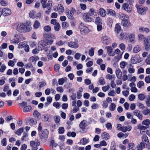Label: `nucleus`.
Listing matches in <instances>:
<instances>
[{"instance_id":"nucleus-20","label":"nucleus","mask_w":150,"mask_h":150,"mask_svg":"<svg viewBox=\"0 0 150 150\" xmlns=\"http://www.w3.org/2000/svg\"><path fill=\"white\" fill-rule=\"evenodd\" d=\"M128 33H122L120 34V38L122 40H125L127 39Z\"/></svg>"},{"instance_id":"nucleus-5","label":"nucleus","mask_w":150,"mask_h":150,"mask_svg":"<svg viewBox=\"0 0 150 150\" xmlns=\"http://www.w3.org/2000/svg\"><path fill=\"white\" fill-rule=\"evenodd\" d=\"M68 46L71 48L76 49L79 47V44L77 40H75L74 41L69 42L68 43Z\"/></svg>"},{"instance_id":"nucleus-61","label":"nucleus","mask_w":150,"mask_h":150,"mask_svg":"<svg viewBox=\"0 0 150 150\" xmlns=\"http://www.w3.org/2000/svg\"><path fill=\"white\" fill-rule=\"evenodd\" d=\"M142 124L146 125H149L150 124V121L149 119H146L142 122Z\"/></svg>"},{"instance_id":"nucleus-19","label":"nucleus","mask_w":150,"mask_h":150,"mask_svg":"<svg viewBox=\"0 0 150 150\" xmlns=\"http://www.w3.org/2000/svg\"><path fill=\"white\" fill-rule=\"evenodd\" d=\"M138 30L140 32H145L146 33H148L150 31V30L149 28L142 26L139 28Z\"/></svg>"},{"instance_id":"nucleus-28","label":"nucleus","mask_w":150,"mask_h":150,"mask_svg":"<svg viewBox=\"0 0 150 150\" xmlns=\"http://www.w3.org/2000/svg\"><path fill=\"white\" fill-rule=\"evenodd\" d=\"M89 139L84 137L80 140V143L82 145H85L89 143Z\"/></svg>"},{"instance_id":"nucleus-44","label":"nucleus","mask_w":150,"mask_h":150,"mask_svg":"<svg viewBox=\"0 0 150 150\" xmlns=\"http://www.w3.org/2000/svg\"><path fill=\"white\" fill-rule=\"evenodd\" d=\"M23 128H21L18 129L17 131L15 132V134H17L18 136H20L21 134L23 132Z\"/></svg>"},{"instance_id":"nucleus-45","label":"nucleus","mask_w":150,"mask_h":150,"mask_svg":"<svg viewBox=\"0 0 150 150\" xmlns=\"http://www.w3.org/2000/svg\"><path fill=\"white\" fill-rule=\"evenodd\" d=\"M121 27L118 24H116L115 28V32H117V33H118L121 30Z\"/></svg>"},{"instance_id":"nucleus-39","label":"nucleus","mask_w":150,"mask_h":150,"mask_svg":"<svg viewBox=\"0 0 150 150\" xmlns=\"http://www.w3.org/2000/svg\"><path fill=\"white\" fill-rule=\"evenodd\" d=\"M128 71L130 74H133L135 72V69L133 68V66L131 64H130L129 67Z\"/></svg>"},{"instance_id":"nucleus-12","label":"nucleus","mask_w":150,"mask_h":150,"mask_svg":"<svg viewBox=\"0 0 150 150\" xmlns=\"http://www.w3.org/2000/svg\"><path fill=\"white\" fill-rule=\"evenodd\" d=\"M130 42L134 43L135 42V35L134 33H128V38Z\"/></svg>"},{"instance_id":"nucleus-33","label":"nucleus","mask_w":150,"mask_h":150,"mask_svg":"<svg viewBox=\"0 0 150 150\" xmlns=\"http://www.w3.org/2000/svg\"><path fill=\"white\" fill-rule=\"evenodd\" d=\"M67 79L66 77H64L58 80V83L59 85H62L65 82H66Z\"/></svg>"},{"instance_id":"nucleus-14","label":"nucleus","mask_w":150,"mask_h":150,"mask_svg":"<svg viewBox=\"0 0 150 150\" xmlns=\"http://www.w3.org/2000/svg\"><path fill=\"white\" fill-rule=\"evenodd\" d=\"M133 113L134 115L137 116L140 120H142L143 119V115L139 110H136L133 112Z\"/></svg>"},{"instance_id":"nucleus-10","label":"nucleus","mask_w":150,"mask_h":150,"mask_svg":"<svg viewBox=\"0 0 150 150\" xmlns=\"http://www.w3.org/2000/svg\"><path fill=\"white\" fill-rule=\"evenodd\" d=\"M140 60L139 56L137 55H136L135 56H132L131 59V61L132 63L135 64L139 63L140 61Z\"/></svg>"},{"instance_id":"nucleus-8","label":"nucleus","mask_w":150,"mask_h":150,"mask_svg":"<svg viewBox=\"0 0 150 150\" xmlns=\"http://www.w3.org/2000/svg\"><path fill=\"white\" fill-rule=\"evenodd\" d=\"M101 41L103 43L106 45H108L110 43L109 38L106 35L102 37Z\"/></svg>"},{"instance_id":"nucleus-9","label":"nucleus","mask_w":150,"mask_h":150,"mask_svg":"<svg viewBox=\"0 0 150 150\" xmlns=\"http://www.w3.org/2000/svg\"><path fill=\"white\" fill-rule=\"evenodd\" d=\"M90 16L89 13H84L83 16V20L86 22H91L92 19L90 17Z\"/></svg>"},{"instance_id":"nucleus-24","label":"nucleus","mask_w":150,"mask_h":150,"mask_svg":"<svg viewBox=\"0 0 150 150\" xmlns=\"http://www.w3.org/2000/svg\"><path fill=\"white\" fill-rule=\"evenodd\" d=\"M138 40L139 41H142L144 40V41L145 40H146L148 38L145 37L141 33H139L137 35V36Z\"/></svg>"},{"instance_id":"nucleus-29","label":"nucleus","mask_w":150,"mask_h":150,"mask_svg":"<svg viewBox=\"0 0 150 150\" xmlns=\"http://www.w3.org/2000/svg\"><path fill=\"white\" fill-rule=\"evenodd\" d=\"M107 11L108 15H109L112 16H116L115 12L114 10L110 9H108Z\"/></svg>"},{"instance_id":"nucleus-30","label":"nucleus","mask_w":150,"mask_h":150,"mask_svg":"<svg viewBox=\"0 0 150 150\" xmlns=\"http://www.w3.org/2000/svg\"><path fill=\"white\" fill-rule=\"evenodd\" d=\"M138 127L140 129V133L141 134H143V133L146 130V127L144 126L139 125Z\"/></svg>"},{"instance_id":"nucleus-17","label":"nucleus","mask_w":150,"mask_h":150,"mask_svg":"<svg viewBox=\"0 0 150 150\" xmlns=\"http://www.w3.org/2000/svg\"><path fill=\"white\" fill-rule=\"evenodd\" d=\"M3 15L7 16L10 15L11 13L10 9L8 8H4L2 9Z\"/></svg>"},{"instance_id":"nucleus-46","label":"nucleus","mask_w":150,"mask_h":150,"mask_svg":"<svg viewBox=\"0 0 150 150\" xmlns=\"http://www.w3.org/2000/svg\"><path fill=\"white\" fill-rule=\"evenodd\" d=\"M33 115L35 117L38 118L40 117L41 114L37 111L35 110L33 112Z\"/></svg>"},{"instance_id":"nucleus-31","label":"nucleus","mask_w":150,"mask_h":150,"mask_svg":"<svg viewBox=\"0 0 150 150\" xmlns=\"http://www.w3.org/2000/svg\"><path fill=\"white\" fill-rule=\"evenodd\" d=\"M39 59V58L38 56H33L30 57L29 59V61L32 62H36Z\"/></svg>"},{"instance_id":"nucleus-60","label":"nucleus","mask_w":150,"mask_h":150,"mask_svg":"<svg viewBox=\"0 0 150 150\" xmlns=\"http://www.w3.org/2000/svg\"><path fill=\"white\" fill-rule=\"evenodd\" d=\"M67 136L74 137L76 136V133L75 132H69L67 134Z\"/></svg>"},{"instance_id":"nucleus-2","label":"nucleus","mask_w":150,"mask_h":150,"mask_svg":"<svg viewBox=\"0 0 150 150\" xmlns=\"http://www.w3.org/2000/svg\"><path fill=\"white\" fill-rule=\"evenodd\" d=\"M79 29L82 35H84L88 33L90 30L88 27L82 22H81L79 25Z\"/></svg>"},{"instance_id":"nucleus-51","label":"nucleus","mask_w":150,"mask_h":150,"mask_svg":"<svg viewBox=\"0 0 150 150\" xmlns=\"http://www.w3.org/2000/svg\"><path fill=\"white\" fill-rule=\"evenodd\" d=\"M26 44L23 42H20L18 45V48L19 49H22L25 46Z\"/></svg>"},{"instance_id":"nucleus-7","label":"nucleus","mask_w":150,"mask_h":150,"mask_svg":"<svg viewBox=\"0 0 150 150\" xmlns=\"http://www.w3.org/2000/svg\"><path fill=\"white\" fill-rule=\"evenodd\" d=\"M136 7L137 9L138 13L141 14L145 13L146 11L148 10V8L146 7H143L137 5H136Z\"/></svg>"},{"instance_id":"nucleus-63","label":"nucleus","mask_w":150,"mask_h":150,"mask_svg":"<svg viewBox=\"0 0 150 150\" xmlns=\"http://www.w3.org/2000/svg\"><path fill=\"white\" fill-rule=\"evenodd\" d=\"M135 98V96L133 94L130 95L128 98L129 100L131 101L134 100Z\"/></svg>"},{"instance_id":"nucleus-34","label":"nucleus","mask_w":150,"mask_h":150,"mask_svg":"<svg viewBox=\"0 0 150 150\" xmlns=\"http://www.w3.org/2000/svg\"><path fill=\"white\" fill-rule=\"evenodd\" d=\"M132 129V127L131 126L128 125L127 126H123V129L121 130V131L123 132H126L127 131H129Z\"/></svg>"},{"instance_id":"nucleus-47","label":"nucleus","mask_w":150,"mask_h":150,"mask_svg":"<svg viewBox=\"0 0 150 150\" xmlns=\"http://www.w3.org/2000/svg\"><path fill=\"white\" fill-rule=\"evenodd\" d=\"M143 142H146L148 144H149L148 137L146 135H144L142 138Z\"/></svg>"},{"instance_id":"nucleus-26","label":"nucleus","mask_w":150,"mask_h":150,"mask_svg":"<svg viewBox=\"0 0 150 150\" xmlns=\"http://www.w3.org/2000/svg\"><path fill=\"white\" fill-rule=\"evenodd\" d=\"M87 126L86 121L85 120H83L82 121L79 125L80 128L82 129H84Z\"/></svg>"},{"instance_id":"nucleus-59","label":"nucleus","mask_w":150,"mask_h":150,"mask_svg":"<svg viewBox=\"0 0 150 150\" xmlns=\"http://www.w3.org/2000/svg\"><path fill=\"white\" fill-rule=\"evenodd\" d=\"M44 29L46 31L50 32L51 31V28L50 26L47 25L44 27Z\"/></svg>"},{"instance_id":"nucleus-32","label":"nucleus","mask_w":150,"mask_h":150,"mask_svg":"<svg viewBox=\"0 0 150 150\" xmlns=\"http://www.w3.org/2000/svg\"><path fill=\"white\" fill-rule=\"evenodd\" d=\"M64 11L63 7L61 4L59 5L57 8V11L59 14H62Z\"/></svg>"},{"instance_id":"nucleus-25","label":"nucleus","mask_w":150,"mask_h":150,"mask_svg":"<svg viewBox=\"0 0 150 150\" xmlns=\"http://www.w3.org/2000/svg\"><path fill=\"white\" fill-rule=\"evenodd\" d=\"M105 48L107 50V52L108 55L110 56H113L115 54L112 53V49L111 46H107Z\"/></svg>"},{"instance_id":"nucleus-4","label":"nucleus","mask_w":150,"mask_h":150,"mask_svg":"<svg viewBox=\"0 0 150 150\" xmlns=\"http://www.w3.org/2000/svg\"><path fill=\"white\" fill-rule=\"evenodd\" d=\"M49 132L47 129L44 130V131H41L40 132V138L44 140H46L47 138Z\"/></svg>"},{"instance_id":"nucleus-15","label":"nucleus","mask_w":150,"mask_h":150,"mask_svg":"<svg viewBox=\"0 0 150 150\" xmlns=\"http://www.w3.org/2000/svg\"><path fill=\"white\" fill-rule=\"evenodd\" d=\"M115 73L117 78L121 79L122 75V73L121 69L119 68H116L115 71Z\"/></svg>"},{"instance_id":"nucleus-3","label":"nucleus","mask_w":150,"mask_h":150,"mask_svg":"<svg viewBox=\"0 0 150 150\" xmlns=\"http://www.w3.org/2000/svg\"><path fill=\"white\" fill-rule=\"evenodd\" d=\"M46 0H41V3L42 4L43 8H47L48 11H46L45 12L47 14L49 13V10L51 8L52 6V1H48L47 4H46Z\"/></svg>"},{"instance_id":"nucleus-40","label":"nucleus","mask_w":150,"mask_h":150,"mask_svg":"<svg viewBox=\"0 0 150 150\" xmlns=\"http://www.w3.org/2000/svg\"><path fill=\"white\" fill-rule=\"evenodd\" d=\"M107 23L109 27H111L113 23L112 19L110 18H108L107 20Z\"/></svg>"},{"instance_id":"nucleus-49","label":"nucleus","mask_w":150,"mask_h":150,"mask_svg":"<svg viewBox=\"0 0 150 150\" xmlns=\"http://www.w3.org/2000/svg\"><path fill=\"white\" fill-rule=\"evenodd\" d=\"M149 109L146 108L144 109L142 112L143 114L145 115H146L149 114Z\"/></svg>"},{"instance_id":"nucleus-27","label":"nucleus","mask_w":150,"mask_h":150,"mask_svg":"<svg viewBox=\"0 0 150 150\" xmlns=\"http://www.w3.org/2000/svg\"><path fill=\"white\" fill-rule=\"evenodd\" d=\"M101 137L103 139L107 140L109 139L110 135L108 133L104 132L102 134Z\"/></svg>"},{"instance_id":"nucleus-23","label":"nucleus","mask_w":150,"mask_h":150,"mask_svg":"<svg viewBox=\"0 0 150 150\" xmlns=\"http://www.w3.org/2000/svg\"><path fill=\"white\" fill-rule=\"evenodd\" d=\"M100 15L103 17H105L107 14L106 11L103 8H100L99 11Z\"/></svg>"},{"instance_id":"nucleus-22","label":"nucleus","mask_w":150,"mask_h":150,"mask_svg":"<svg viewBox=\"0 0 150 150\" xmlns=\"http://www.w3.org/2000/svg\"><path fill=\"white\" fill-rule=\"evenodd\" d=\"M122 24L124 27H127L130 26V23L128 20L124 18L122 21Z\"/></svg>"},{"instance_id":"nucleus-43","label":"nucleus","mask_w":150,"mask_h":150,"mask_svg":"<svg viewBox=\"0 0 150 150\" xmlns=\"http://www.w3.org/2000/svg\"><path fill=\"white\" fill-rule=\"evenodd\" d=\"M99 84L103 85L105 84V80L102 77L100 78L98 81Z\"/></svg>"},{"instance_id":"nucleus-50","label":"nucleus","mask_w":150,"mask_h":150,"mask_svg":"<svg viewBox=\"0 0 150 150\" xmlns=\"http://www.w3.org/2000/svg\"><path fill=\"white\" fill-rule=\"evenodd\" d=\"M94 48L93 47H92L91 48V49L89 50L88 53L89 55L90 56H93L94 54Z\"/></svg>"},{"instance_id":"nucleus-38","label":"nucleus","mask_w":150,"mask_h":150,"mask_svg":"<svg viewBox=\"0 0 150 150\" xmlns=\"http://www.w3.org/2000/svg\"><path fill=\"white\" fill-rule=\"evenodd\" d=\"M95 21L97 24L102 25V20L99 17H96Z\"/></svg>"},{"instance_id":"nucleus-53","label":"nucleus","mask_w":150,"mask_h":150,"mask_svg":"<svg viewBox=\"0 0 150 150\" xmlns=\"http://www.w3.org/2000/svg\"><path fill=\"white\" fill-rule=\"evenodd\" d=\"M138 98L141 100H143L145 98V95L142 93H140L138 95Z\"/></svg>"},{"instance_id":"nucleus-6","label":"nucleus","mask_w":150,"mask_h":150,"mask_svg":"<svg viewBox=\"0 0 150 150\" xmlns=\"http://www.w3.org/2000/svg\"><path fill=\"white\" fill-rule=\"evenodd\" d=\"M123 52H121L120 50L118 48L115 50V53L118 55L117 56H115L114 57V59H116V62H118L121 58Z\"/></svg>"},{"instance_id":"nucleus-41","label":"nucleus","mask_w":150,"mask_h":150,"mask_svg":"<svg viewBox=\"0 0 150 150\" xmlns=\"http://www.w3.org/2000/svg\"><path fill=\"white\" fill-rule=\"evenodd\" d=\"M145 146V144L141 142L140 144L137 147V149L138 150H142L144 148Z\"/></svg>"},{"instance_id":"nucleus-48","label":"nucleus","mask_w":150,"mask_h":150,"mask_svg":"<svg viewBox=\"0 0 150 150\" xmlns=\"http://www.w3.org/2000/svg\"><path fill=\"white\" fill-rule=\"evenodd\" d=\"M116 105L115 104L113 103H111L109 107L110 110L111 111H113L115 109Z\"/></svg>"},{"instance_id":"nucleus-13","label":"nucleus","mask_w":150,"mask_h":150,"mask_svg":"<svg viewBox=\"0 0 150 150\" xmlns=\"http://www.w3.org/2000/svg\"><path fill=\"white\" fill-rule=\"evenodd\" d=\"M122 8L123 9L127 11L128 13H130L132 10V7L130 4H127L124 3L122 6Z\"/></svg>"},{"instance_id":"nucleus-52","label":"nucleus","mask_w":150,"mask_h":150,"mask_svg":"<svg viewBox=\"0 0 150 150\" xmlns=\"http://www.w3.org/2000/svg\"><path fill=\"white\" fill-rule=\"evenodd\" d=\"M40 25V23L38 21H36L33 25V27L34 28L37 29L39 28Z\"/></svg>"},{"instance_id":"nucleus-11","label":"nucleus","mask_w":150,"mask_h":150,"mask_svg":"<svg viewBox=\"0 0 150 150\" xmlns=\"http://www.w3.org/2000/svg\"><path fill=\"white\" fill-rule=\"evenodd\" d=\"M14 38L10 40L11 43L13 44H17L20 41L19 38V36L17 34H15L14 36Z\"/></svg>"},{"instance_id":"nucleus-36","label":"nucleus","mask_w":150,"mask_h":150,"mask_svg":"<svg viewBox=\"0 0 150 150\" xmlns=\"http://www.w3.org/2000/svg\"><path fill=\"white\" fill-rule=\"evenodd\" d=\"M90 13H89L91 16H96L97 14V13L96 11V10L93 9L91 8L89 11Z\"/></svg>"},{"instance_id":"nucleus-62","label":"nucleus","mask_w":150,"mask_h":150,"mask_svg":"<svg viewBox=\"0 0 150 150\" xmlns=\"http://www.w3.org/2000/svg\"><path fill=\"white\" fill-rule=\"evenodd\" d=\"M110 88V86L109 85H107L103 87L102 88V89L103 91L104 92H106L108 91Z\"/></svg>"},{"instance_id":"nucleus-57","label":"nucleus","mask_w":150,"mask_h":150,"mask_svg":"<svg viewBox=\"0 0 150 150\" xmlns=\"http://www.w3.org/2000/svg\"><path fill=\"white\" fill-rule=\"evenodd\" d=\"M60 28V25L59 23L54 25V29L57 31H59Z\"/></svg>"},{"instance_id":"nucleus-1","label":"nucleus","mask_w":150,"mask_h":150,"mask_svg":"<svg viewBox=\"0 0 150 150\" xmlns=\"http://www.w3.org/2000/svg\"><path fill=\"white\" fill-rule=\"evenodd\" d=\"M16 30L20 33H24L30 31L31 30V26L25 23H17Z\"/></svg>"},{"instance_id":"nucleus-58","label":"nucleus","mask_w":150,"mask_h":150,"mask_svg":"<svg viewBox=\"0 0 150 150\" xmlns=\"http://www.w3.org/2000/svg\"><path fill=\"white\" fill-rule=\"evenodd\" d=\"M105 127L108 130H111L112 128V125L110 122L106 123L105 124Z\"/></svg>"},{"instance_id":"nucleus-18","label":"nucleus","mask_w":150,"mask_h":150,"mask_svg":"<svg viewBox=\"0 0 150 150\" xmlns=\"http://www.w3.org/2000/svg\"><path fill=\"white\" fill-rule=\"evenodd\" d=\"M144 44L146 51H148L150 50V45L149 43L148 38L144 41Z\"/></svg>"},{"instance_id":"nucleus-42","label":"nucleus","mask_w":150,"mask_h":150,"mask_svg":"<svg viewBox=\"0 0 150 150\" xmlns=\"http://www.w3.org/2000/svg\"><path fill=\"white\" fill-rule=\"evenodd\" d=\"M127 64V63L125 62H121L120 64V67L121 69H124L126 66Z\"/></svg>"},{"instance_id":"nucleus-21","label":"nucleus","mask_w":150,"mask_h":150,"mask_svg":"<svg viewBox=\"0 0 150 150\" xmlns=\"http://www.w3.org/2000/svg\"><path fill=\"white\" fill-rule=\"evenodd\" d=\"M142 49L141 46L139 45H137L134 46L133 49V52L134 53H137L140 51Z\"/></svg>"},{"instance_id":"nucleus-55","label":"nucleus","mask_w":150,"mask_h":150,"mask_svg":"<svg viewBox=\"0 0 150 150\" xmlns=\"http://www.w3.org/2000/svg\"><path fill=\"white\" fill-rule=\"evenodd\" d=\"M119 47L121 50L124 51L125 49L126 46L124 43H121L120 44Z\"/></svg>"},{"instance_id":"nucleus-54","label":"nucleus","mask_w":150,"mask_h":150,"mask_svg":"<svg viewBox=\"0 0 150 150\" xmlns=\"http://www.w3.org/2000/svg\"><path fill=\"white\" fill-rule=\"evenodd\" d=\"M144 82L143 81H140L137 83V85L139 88H141L142 86H144Z\"/></svg>"},{"instance_id":"nucleus-64","label":"nucleus","mask_w":150,"mask_h":150,"mask_svg":"<svg viewBox=\"0 0 150 150\" xmlns=\"http://www.w3.org/2000/svg\"><path fill=\"white\" fill-rule=\"evenodd\" d=\"M146 63L149 65H150V54H149L145 60Z\"/></svg>"},{"instance_id":"nucleus-35","label":"nucleus","mask_w":150,"mask_h":150,"mask_svg":"<svg viewBox=\"0 0 150 150\" xmlns=\"http://www.w3.org/2000/svg\"><path fill=\"white\" fill-rule=\"evenodd\" d=\"M44 37L45 38H52L54 39L56 38V37L54 35L50 33L44 34Z\"/></svg>"},{"instance_id":"nucleus-16","label":"nucleus","mask_w":150,"mask_h":150,"mask_svg":"<svg viewBox=\"0 0 150 150\" xmlns=\"http://www.w3.org/2000/svg\"><path fill=\"white\" fill-rule=\"evenodd\" d=\"M47 45L46 43L44 40H41L38 42V48L39 50H42Z\"/></svg>"},{"instance_id":"nucleus-56","label":"nucleus","mask_w":150,"mask_h":150,"mask_svg":"<svg viewBox=\"0 0 150 150\" xmlns=\"http://www.w3.org/2000/svg\"><path fill=\"white\" fill-rule=\"evenodd\" d=\"M111 150H117L115 149V144L114 142H111L110 146Z\"/></svg>"},{"instance_id":"nucleus-37","label":"nucleus","mask_w":150,"mask_h":150,"mask_svg":"<svg viewBox=\"0 0 150 150\" xmlns=\"http://www.w3.org/2000/svg\"><path fill=\"white\" fill-rule=\"evenodd\" d=\"M32 110V108L30 106H26L23 108V111L24 112H30Z\"/></svg>"}]
</instances>
